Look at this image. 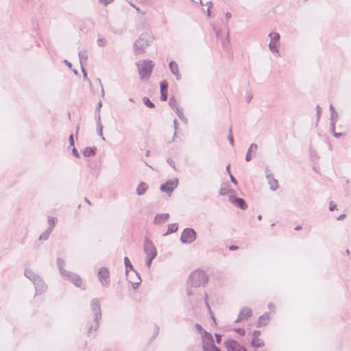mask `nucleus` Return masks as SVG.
I'll return each instance as SVG.
<instances>
[{
  "label": "nucleus",
  "mask_w": 351,
  "mask_h": 351,
  "mask_svg": "<svg viewBox=\"0 0 351 351\" xmlns=\"http://www.w3.org/2000/svg\"><path fill=\"white\" fill-rule=\"evenodd\" d=\"M208 280L206 274L202 270H195L189 276L188 280V288L186 289V294L189 296L197 294L193 290L200 287H204Z\"/></svg>",
  "instance_id": "obj_1"
},
{
  "label": "nucleus",
  "mask_w": 351,
  "mask_h": 351,
  "mask_svg": "<svg viewBox=\"0 0 351 351\" xmlns=\"http://www.w3.org/2000/svg\"><path fill=\"white\" fill-rule=\"evenodd\" d=\"M154 40V37L151 33L141 34L133 44L134 53L138 55L144 53L146 48L153 43Z\"/></svg>",
  "instance_id": "obj_2"
},
{
  "label": "nucleus",
  "mask_w": 351,
  "mask_h": 351,
  "mask_svg": "<svg viewBox=\"0 0 351 351\" xmlns=\"http://www.w3.org/2000/svg\"><path fill=\"white\" fill-rule=\"evenodd\" d=\"M91 311L93 313L94 321L89 326L87 333L89 335L92 331H96L99 326V321L101 319V311L100 306V301L98 298H94L90 302Z\"/></svg>",
  "instance_id": "obj_3"
},
{
  "label": "nucleus",
  "mask_w": 351,
  "mask_h": 351,
  "mask_svg": "<svg viewBox=\"0 0 351 351\" xmlns=\"http://www.w3.org/2000/svg\"><path fill=\"white\" fill-rule=\"evenodd\" d=\"M140 80L147 81L152 73L154 64L150 60H143L136 62Z\"/></svg>",
  "instance_id": "obj_4"
},
{
  "label": "nucleus",
  "mask_w": 351,
  "mask_h": 351,
  "mask_svg": "<svg viewBox=\"0 0 351 351\" xmlns=\"http://www.w3.org/2000/svg\"><path fill=\"white\" fill-rule=\"evenodd\" d=\"M196 237L197 234L193 228H186L181 234L180 241L183 243L189 244L196 239Z\"/></svg>",
  "instance_id": "obj_5"
},
{
  "label": "nucleus",
  "mask_w": 351,
  "mask_h": 351,
  "mask_svg": "<svg viewBox=\"0 0 351 351\" xmlns=\"http://www.w3.org/2000/svg\"><path fill=\"white\" fill-rule=\"evenodd\" d=\"M269 36L270 37V42L269 44V48L272 52H276L279 53V40L280 38V36L277 32H271L269 34Z\"/></svg>",
  "instance_id": "obj_6"
},
{
  "label": "nucleus",
  "mask_w": 351,
  "mask_h": 351,
  "mask_svg": "<svg viewBox=\"0 0 351 351\" xmlns=\"http://www.w3.org/2000/svg\"><path fill=\"white\" fill-rule=\"evenodd\" d=\"M143 250L146 254V256L156 257L157 250L152 241L149 239H146L143 245Z\"/></svg>",
  "instance_id": "obj_7"
},
{
  "label": "nucleus",
  "mask_w": 351,
  "mask_h": 351,
  "mask_svg": "<svg viewBox=\"0 0 351 351\" xmlns=\"http://www.w3.org/2000/svg\"><path fill=\"white\" fill-rule=\"evenodd\" d=\"M98 278L101 285L107 287L110 284V272L107 267H102L98 271Z\"/></svg>",
  "instance_id": "obj_8"
},
{
  "label": "nucleus",
  "mask_w": 351,
  "mask_h": 351,
  "mask_svg": "<svg viewBox=\"0 0 351 351\" xmlns=\"http://www.w3.org/2000/svg\"><path fill=\"white\" fill-rule=\"evenodd\" d=\"M178 184V178H173L172 180H168L165 184H162L160 187V189L162 192H165L169 195L171 194L173 189L177 187Z\"/></svg>",
  "instance_id": "obj_9"
},
{
  "label": "nucleus",
  "mask_w": 351,
  "mask_h": 351,
  "mask_svg": "<svg viewBox=\"0 0 351 351\" xmlns=\"http://www.w3.org/2000/svg\"><path fill=\"white\" fill-rule=\"evenodd\" d=\"M224 346L227 351H246L243 346H241L236 340L232 339L226 340Z\"/></svg>",
  "instance_id": "obj_10"
},
{
  "label": "nucleus",
  "mask_w": 351,
  "mask_h": 351,
  "mask_svg": "<svg viewBox=\"0 0 351 351\" xmlns=\"http://www.w3.org/2000/svg\"><path fill=\"white\" fill-rule=\"evenodd\" d=\"M64 279L71 281L73 285L77 287L82 286V280L80 276L77 274H73L71 271H68L64 276Z\"/></svg>",
  "instance_id": "obj_11"
},
{
  "label": "nucleus",
  "mask_w": 351,
  "mask_h": 351,
  "mask_svg": "<svg viewBox=\"0 0 351 351\" xmlns=\"http://www.w3.org/2000/svg\"><path fill=\"white\" fill-rule=\"evenodd\" d=\"M229 201L235 206L245 210L247 208V205L245 201L240 197H236L234 195H229Z\"/></svg>",
  "instance_id": "obj_12"
},
{
  "label": "nucleus",
  "mask_w": 351,
  "mask_h": 351,
  "mask_svg": "<svg viewBox=\"0 0 351 351\" xmlns=\"http://www.w3.org/2000/svg\"><path fill=\"white\" fill-rule=\"evenodd\" d=\"M252 315V311L250 308L247 307H243L241 309L239 314L238 315L237 319L235 320V322H241L243 319H247Z\"/></svg>",
  "instance_id": "obj_13"
},
{
  "label": "nucleus",
  "mask_w": 351,
  "mask_h": 351,
  "mask_svg": "<svg viewBox=\"0 0 351 351\" xmlns=\"http://www.w3.org/2000/svg\"><path fill=\"white\" fill-rule=\"evenodd\" d=\"M33 283L35 286L36 291L37 293H41L44 292L47 289L46 285L40 276L34 280Z\"/></svg>",
  "instance_id": "obj_14"
},
{
  "label": "nucleus",
  "mask_w": 351,
  "mask_h": 351,
  "mask_svg": "<svg viewBox=\"0 0 351 351\" xmlns=\"http://www.w3.org/2000/svg\"><path fill=\"white\" fill-rule=\"evenodd\" d=\"M169 68L171 73L175 76L177 80H181V75L179 73L178 64L175 61H171L169 64Z\"/></svg>",
  "instance_id": "obj_15"
},
{
  "label": "nucleus",
  "mask_w": 351,
  "mask_h": 351,
  "mask_svg": "<svg viewBox=\"0 0 351 351\" xmlns=\"http://www.w3.org/2000/svg\"><path fill=\"white\" fill-rule=\"evenodd\" d=\"M160 99L162 101H166L167 99V89H168V83L167 81L164 80L160 82Z\"/></svg>",
  "instance_id": "obj_16"
},
{
  "label": "nucleus",
  "mask_w": 351,
  "mask_h": 351,
  "mask_svg": "<svg viewBox=\"0 0 351 351\" xmlns=\"http://www.w3.org/2000/svg\"><path fill=\"white\" fill-rule=\"evenodd\" d=\"M257 149H258V146L256 144H255V143L251 144V145L250 146V147L247 150V154L245 156L246 161L249 162L252 160V156H253L252 154L254 156L255 155V154L256 153Z\"/></svg>",
  "instance_id": "obj_17"
},
{
  "label": "nucleus",
  "mask_w": 351,
  "mask_h": 351,
  "mask_svg": "<svg viewBox=\"0 0 351 351\" xmlns=\"http://www.w3.org/2000/svg\"><path fill=\"white\" fill-rule=\"evenodd\" d=\"M169 218V215L168 213L157 214L154 217V221L156 224H160L167 221Z\"/></svg>",
  "instance_id": "obj_18"
},
{
  "label": "nucleus",
  "mask_w": 351,
  "mask_h": 351,
  "mask_svg": "<svg viewBox=\"0 0 351 351\" xmlns=\"http://www.w3.org/2000/svg\"><path fill=\"white\" fill-rule=\"evenodd\" d=\"M270 319L269 313H265L258 318L257 326H266Z\"/></svg>",
  "instance_id": "obj_19"
},
{
  "label": "nucleus",
  "mask_w": 351,
  "mask_h": 351,
  "mask_svg": "<svg viewBox=\"0 0 351 351\" xmlns=\"http://www.w3.org/2000/svg\"><path fill=\"white\" fill-rule=\"evenodd\" d=\"M202 348L203 351H221L220 349L214 344V341L211 343H202Z\"/></svg>",
  "instance_id": "obj_20"
},
{
  "label": "nucleus",
  "mask_w": 351,
  "mask_h": 351,
  "mask_svg": "<svg viewBox=\"0 0 351 351\" xmlns=\"http://www.w3.org/2000/svg\"><path fill=\"white\" fill-rule=\"evenodd\" d=\"M56 262L59 271L61 275L64 277L65 274L69 271L64 269L65 262L62 258H58Z\"/></svg>",
  "instance_id": "obj_21"
},
{
  "label": "nucleus",
  "mask_w": 351,
  "mask_h": 351,
  "mask_svg": "<svg viewBox=\"0 0 351 351\" xmlns=\"http://www.w3.org/2000/svg\"><path fill=\"white\" fill-rule=\"evenodd\" d=\"M148 188L147 184L144 182H141L136 188V193L138 195H143L145 193Z\"/></svg>",
  "instance_id": "obj_22"
},
{
  "label": "nucleus",
  "mask_w": 351,
  "mask_h": 351,
  "mask_svg": "<svg viewBox=\"0 0 351 351\" xmlns=\"http://www.w3.org/2000/svg\"><path fill=\"white\" fill-rule=\"evenodd\" d=\"M97 148L87 147L83 151V155L84 157H90L96 154Z\"/></svg>",
  "instance_id": "obj_23"
},
{
  "label": "nucleus",
  "mask_w": 351,
  "mask_h": 351,
  "mask_svg": "<svg viewBox=\"0 0 351 351\" xmlns=\"http://www.w3.org/2000/svg\"><path fill=\"white\" fill-rule=\"evenodd\" d=\"M79 58H80V62L81 66H83L84 64H85L88 60V53L86 50L81 51L78 53Z\"/></svg>",
  "instance_id": "obj_24"
},
{
  "label": "nucleus",
  "mask_w": 351,
  "mask_h": 351,
  "mask_svg": "<svg viewBox=\"0 0 351 351\" xmlns=\"http://www.w3.org/2000/svg\"><path fill=\"white\" fill-rule=\"evenodd\" d=\"M25 276L32 282L39 276L29 269H25Z\"/></svg>",
  "instance_id": "obj_25"
},
{
  "label": "nucleus",
  "mask_w": 351,
  "mask_h": 351,
  "mask_svg": "<svg viewBox=\"0 0 351 351\" xmlns=\"http://www.w3.org/2000/svg\"><path fill=\"white\" fill-rule=\"evenodd\" d=\"M252 346L255 348H262L265 346L264 341L259 337L253 338Z\"/></svg>",
  "instance_id": "obj_26"
},
{
  "label": "nucleus",
  "mask_w": 351,
  "mask_h": 351,
  "mask_svg": "<svg viewBox=\"0 0 351 351\" xmlns=\"http://www.w3.org/2000/svg\"><path fill=\"white\" fill-rule=\"evenodd\" d=\"M202 343H211L214 341L212 335L206 331H204V334L202 335Z\"/></svg>",
  "instance_id": "obj_27"
},
{
  "label": "nucleus",
  "mask_w": 351,
  "mask_h": 351,
  "mask_svg": "<svg viewBox=\"0 0 351 351\" xmlns=\"http://www.w3.org/2000/svg\"><path fill=\"white\" fill-rule=\"evenodd\" d=\"M268 183L269 185V188L271 191H275L278 188V180L275 178H271L268 180Z\"/></svg>",
  "instance_id": "obj_28"
},
{
  "label": "nucleus",
  "mask_w": 351,
  "mask_h": 351,
  "mask_svg": "<svg viewBox=\"0 0 351 351\" xmlns=\"http://www.w3.org/2000/svg\"><path fill=\"white\" fill-rule=\"evenodd\" d=\"M51 232V228H47V229L40 235L39 240L46 241L49 238V236Z\"/></svg>",
  "instance_id": "obj_29"
},
{
  "label": "nucleus",
  "mask_w": 351,
  "mask_h": 351,
  "mask_svg": "<svg viewBox=\"0 0 351 351\" xmlns=\"http://www.w3.org/2000/svg\"><path fill=\"white\" fill-rule=\"evenodd\" d=\"M178 223L169 224L168 228H167V234L173 233V232H176L178 230Z\"/></svg>",
  "instance_id": "obj_30"
},
{
  "label": "nucleus",
  "mask_w": 351,
  "mask_h": 351,
  "mask_svg": "<svg viewBox=\"0 0 351 351\" xmlns=\"http://www.w3.org/2000/svg\"><path fill=\"white\" fill-rule=\"evenodd\" d=\"M204 299L205 304H206V306L209 313L211 315L212 319L213 320H215V317H214V316L212 314L211 308H210V305L208 304V294L206 292L204 293Z\"/></svg>",
  "instance_id": "obj_31"
},
{
  "label": "nucleus",
  "mask_w": 351,
  "mask_h": 351,
  "mask_svg": "<svg viewBox=\"0 0 351 351\" xmlns=\"http://www.w3.org/2000/svg\"><path fill=\"white\" fill-rule=\"evenodd\" d=\"M124 264H125V269H126L125 273L128 275V269H133V266H132V263H130V259L127 256H125L124 258Z\"/></svg>",
  "instance_id": "obj_32"
},
{
  "label": "nucleus",
  "mask_w": 351,
  "mask_h": 351,
  "mask_svg": "<svg viewBox=\"0 0 351 351\" xmlns=\"http://www.w3.org/2000/svg\"><path fill=\"white\" fill-rule=\"evenodd\" d=\"M57 221H58V219L56 217H49L48 218V224H49L48 228H51V230H53Z\"/></svg>",
  "instance_id": "obj_33"
},
{
  "label": "nucleus",
  "mask_w": 351,
  "mask_h": 351,
  "mask_svg": "<svg viewBox=\"0 0 351 351\" xmlns=\"http://www.w3.org/2000/svg\"><path fill=\"white\" fill-rule=\"evenodd\" d=\"M143 101L144 104L148 108H154V104L147 97H145L143 98Z\"/></svg>",
  "instance_id": "obj_34"
},
{
  "label": "nucleus",
  "mask_w": 351,
  "mask_h": 351,
  "mask_svg": "<svg viewBox=\"0 0 351 351\" xmlns=\"http://www.w3.org/2000/svg\"><path fill=\"white\" fill-rule=\"evenodd\" d=\"M176 112L180 119H182L184 121H186V119L184 117L182 109L179 108L178 107H176Z\"/></svg>",
  "instance_id": "obj_35"
},
{
  "label": "nucleus",
  "mask_w": 351,
  "mask_h": 351,
  "mask_svg": "<svg viewBox=\"0 0 351 351\" xmlns=\"http://www.w3.org/2000/svg\"><path fill=\"white\" fill-rule=\"evenodd\" d=\"M230 192V189H228V187L221 186L219 189V193L220 195H226L228 194Z\"/></svg>",
  "instance_id": "obj_36"
},
{
  "label": "nucleus",
  "mask_w": 351,
  "mask_h": 351,
  "mask_svg": "<svg viewBox=\"0 0 351 351\" xmlns=\"http://www.w3.org/2000/svg\"><path fill=\"white\" fill-rule=\"evenodd\" d=\"M339 115L336 111L330 113V122L336 123L337 121Z\"/></svg>",
  "instance_id": "obj_37"
},
{
  "label": "nucleus",
  "mask_w": 351,
  "mask_h": 351,
  "mask_svg": "<svg viewBox=\"0 0 351 351\" xmlns=\"http://www.w3.org/2000/svg\"><path fill=\"white\" fill-rule=\"evenodd\" d=\"M228 139L230 142V144L232 145V146H234V138H233V135H232V128H230L229 129V134L228 136Z\"/></svg>",
  "instance_id": "obj_38"
},
{
  "label": "nucleus",
  "mask_w": 351,
  "mask_h": 351,
  "mask_svg": "<svg viewBox=\"0 0 351 351\" xmlns=\"http://www.w3.org/2000/svg\"><path fill=\"white\" fill-rule=\"evenodd\" d=\"M97 43V45L99 47H105L106 45V44H107V40L104 38H98Z\"/></svg>",
  "instance_id": "obj_39"
},
{
  "label": "nucleus",
  "mask_w": 351,
  "mask_h": 351,
  "mask_svg": "<svg viewBox=\"0 0 351 351\" xmlns=\"http://www.w3.org/2000/svg\"><path fill=\"white\" fill-rule=\"evenodd\" d=\"M322 114V108L319 105L316 106V117H317V122H319Z\"/></svg>",
  "instance_id": "obj_40"
},
{
  "label": "nucleus",
  "mask_w": 351,
  "mask_h": 351,
  "mask_svg": "<svg viewBox=\"0 0 351 351\" xmlns=\"http://www.w3.org/2000/svg\"><path fill=\"white\" fill-rule=\"evenodd\" d=\"M169 106H170L172 108H176V107H178L177 101H176V100L174 99V97H171V98H170V99H169Z\"/></svg>",
  "instance_id": "obj_41"
},
{
  "label": "nucleus",
  "mask_w": 351,
  "mask_h": 351,
  "mask_svg": "<svg viewBox=\"0 0 351 351\" xmlns=\"http://www.w3.org/2000/svg\"><path fill=\"white\" fill-rule=\"evenodd\" d=\"M136 276H137L138 280V282H132V281H130V282L132 283L134 289H136L139 286L141 282V278L139 276V274L138 273H136Z\"/></svg>",
  "instance_id": "obj_42"
},
{
  "label": "nucleus",
  "mask_w": 351,
  "mask_h": 351,
  "mask_svg": "<svg viewBox=\"0 0 351 351\" xmlns=\"http://www.w3.org/2000/svg\"><path fill=\"white\" fill-rule=\"evenodd\" d=\"M234 331L239 333L241 336H244L245 335V330L243 328H234Z\"/></svg>",
  "instance_id": "obj_43"
},
{
  "label": "nucleus",
  "mask_w": 351,
  "mask_h": 351,
  "mask_svg": "<svg viewBox=\"0 0 351 351\" xmlns=\"http://www.w3.org/2000/svg\"><path fill=\"white\" fill-rule=\"evenodd\" d=\"M265 176L267 180L271 178H274L273 174L271 173L270 170L268 168H266L265 169Z\"/></svg>",
  "instance_id": "obj_44"
},
{
  "label": "nucleus",
  "mask_w": 351,
  "mask_h": 351,
  "mask_svg": "<svg viewBox=\"0 0 351 351\" xmlns=\"http://www.w3.org/2000/svg\"><path fill=\"white\" fill-rule=\"evenodd\" d=\"M155 258V257H149V256H146V265L147 266L148 268L150 267L151 266V264H152V261Z\"/></svg>",
  "instance_id": "obj_45"
},
{
  "label": "nucleus",
  "mask_w": 351,
  "mask_h": 351,
  "mask_svg": "<svg viewBox=\"0 0 351 351\" xmlns=\"http://www.w3.org/2000/svg\"><path fill=\"white\" fill-rule=\"evenodd\" d=\"M81 67H82V71L83 73V77H84V80H87L88 82H89L90 83V81L87 76L86 71H85L84 66H81Z\"/></svg>",
  "instance_id": "obj_46"
},
{
  "label": "nucleus",
  "mask_w": 351,
  "mask_h": 351,
  "mask_svg": "<svg viewBox=\"0 0 351 351\" xmlns=\"http://www.w3.org/2000/svg\"><path fill=\"white\" fill-rule=\"evenodd\" d=\"M337 207L336 204L333 201H330L329 203V210L330 211L334 210Z\"/></svg>",
  "instance_id": "obj_47"
},
{
  "label": "nucleus",
  "mask_w": 351,
  "mask_h": 351,
  "mask_svg": "<svg viewBox=\"0 0 351 351\" xmlns=\"http://www.w3.org/2000/svg\"><path fill=\"white\" fill-rule=\"evenodd\" d=\"M167 163L171 166L173 167V169H176V165H175V162L171 159V158H168L167 160Z\"/></svg>",
  "instance_id": "obj_48"
},
{
  "label": "nucleus",
  "mask_w": 351,
  "mask_h": 351,
  "mask_svg": "<svg viewBox=\"0 0 351 351\" xmlns=\"http://www.w3.org/2000/svg\"><path fill=\"white\" fill-rule=\"evenodd\" d=\"M97 82H98L99 86L101 87V97H104V94H105V92H104V87L102 86V84H101V82L100 79H97Z\"/></svg>",
  "instance_id": "obj_49"
},
{
  "label": "nucleus",
  "mask_w": 351,
  "mask_h": 351,
  "mask_svg": "<svg viewBox=\"0 0 351 351\" xmlns=\"http://www.w3.org/2000/svg\"><path fill=\"white\" fill-rule=\"evenodd\" d=\"M72 154L76 158H80V157L77 150L76 149V148L74 146H73V147L72 149Z\"/></svg>",
  "instance_id": "obj_50"
},
{
  "label": "nucleus",
  "mask_w": 351,
  "mask_h": 351,
  "mask_svg": "<svg viewBox=\"0 0 351 351\" xmlns=\"http://www.w3.org/2000/svg\"><path fill=\"white\" fill-rule=\"evenodd\" d=\"M335 124L336 123L330 122V130L331 133L335 132Z\"/></svg>",
  "instance_id": "obj_51"
},
{
  "label": "nucleus",
  "mask_w": 351,
  "mask_h": 351,
  "mask_svg": "<svg viewBox=\"0 0 351 351\" xmlns=\"http://www.w3.org/2000/svg\"><path fill=\"white\" fill-rule=\"evenodd\" d=\"M159 330H160L159 326L156 325L154 327V336H153L154 338H155L158 335Z\"/></svg>",
  "instance_id": "obj_52"
},
{
  "label": "nucleus",
  "mask_w": 351,
  "mask_h": 351,
  "mask_svg": "<svg viewBox=\"0 0 351 351\" xmlns=\"http://www.w3.org/2000/svg\"><path fill=\"white\" fill-rule=\"evenodd\" d=\"M114 0H99V1L102 3L103 5H107L108 4L110 3L111 2H112Z\"/></svg>",
  "instance_id": "obj_53"
},
{
  "label": "nucleus",
  "mask_w": 351,
  "mask_h": 351,
  "mask_svg": "<svg viewBox=\"0 0 351 351\" xmlns=\"http://www.w3.org/2000/svg\"><path fill=\"white\" fill-rule=\"evenodd\" d=\"M69 145L70 146H74V139H73V135L71 134L69 138Z\"/></svg>",
  "instance_id": "obj_54"
},
{
  "label": "nucleus",
  "mask_w": 351,
  "mask_h": 351,
  "mask_svg": "<svg viewBox=\"0 0 351 351\" xmlns=\"http://www.w3.org/2000/svg\"><path fill=\"white\" fill-rule=\"evenodd\" d=\"M173 125H174L175 132H174V134H173V140L174 141V138L176 136V130H178L177 120L176 119H174V121H173Z\"/></svg>",
  "instance_id": "obj_55"
},
{
  "label": "nucleus",
  "mask_w": 351,
  "mask_h": 351,
  "mask_svg": "<svg viewBox=\"0 0 351 351\" xmlns=\"http://www.w3.org/2000/svg\"><path fill=\"white\" fill-rule=\"evenodd\" d=\"M332 134H333V136H334L335 138H340V137H341V136H343L344 135V134H343V133H341V132H334Z\"/></svg>",
  "instance_id": "obj_56"
},
{
  "label": "nucleus",
  "mask_w": 351,
  "mask_h": 351,
  "mask_svg": "<svg viewBox=\"0 0 351 351\" xmlns=\"http://www.w3.org/2000/svg\"><path fill=\"white\" fill-rule=\"evenodd\" d=\"M230 181L234 184V185H237V180L235 179V178L230 173Z\"/></svg>",
  "instance_id": "obj_57"
},
{
  "label": "nucleus",
  "mask_w": 351,
  "mask_h": 351,
  "mask_svg": "<svg viewBox=\"0 0 351 351\" xmlns=\"http://www.w3.org/2000/svg\"><path fill=\"white\" fill-rule=\"evenodd\" d=\"M101 106H102V102H101V101H99L97 104L95 111L97 112H99V110H100V108H101Z\"/></svg>",
  "instance_id": "obj_58"
},
{
  "label": "nucleus",
  "mask_w": 351,
  "mask_h": 351,
  "mask_svg": "<svg viewBox=\"0 0 351 351\" xmlns=\"http://www.w3.org/2000/svg\"><path fill=\"white\" fill-rule=\"evenodd\" d=\"M260 335H261L260 330H254L253 332V338L259 337Z\"/></svg>",
  "instance_id": "obj_59"
},
{
  "label": "nucleus",
  "mask_w": 351,
  "mask_h": 351,
  "mask_svg": "<svg viewBox=\"0 0 351 351\" xmlns=\"http://www.w3.org/2000/svg\"><path fill=\"white\" fill-rule=\"evenodd\" d=\"M97 130H103V125L101 121H97Z\"/></svg>",
  "instance_id": "obj_60"
},
{
  "label": "nucleus",
  "mask_w": 351,
  "mask_h": 351,
  "mask_svg": "<svg viewBox=\"0 0 351 351\" xmlns=\"http://www.w3.org/2000/svg\"><path fill=\"white\" fill-rule=\"evenodd\" d=\"M215 337H216V341H217V343H220L221 340V335H218V334H215Z\"/></svg>",
  "instance_id": "obj_61"
},
{
  "label": "nucleus",
  "mask_w": 351,
  "mask_h": 351,
  "mask_svg": "<svg viewBox=\"0 0 351 351\" xmlns=\"http://www.w3.org/2000/svg\"><path fill=\"white\" fill-rule=\"evenodd\" d=\"M97 134H98V135H99V136H101V139H102L103 141H105V138H104V135H103L102 130H97Z\"/></svg>",
  "instance_id": "obj_62"
},
{
  "label": "nucleus",
  "mask_w": 351,
  "mask_h": 351,
  "mask_svg": "<svg viewBox=\"0 0 351 351\" xmlns=\"http://www.w3.org/2000/svg\"><path fill=\"white\" fill-rule=\"evenodd\" d=\"M238 248H239V247H238V246H237V245H230V246L229 247V250H231V251L236 250H237Z\"/></svg>",
  "instance_id": "obj_63"
},
{
  "label": "nucleus",
  "mask_w": 351,
  "mask_h": 351,
  "mask_svg": "<svg viewBox=\"0 0 351 351\" xmlns=\"http://www.w3.org/2000/svg\"><path fill=\"white\" fill-rule=\"evenodd\" d=\"M345 217H346V215H345V214H341V215H340L339 217H337V220H342V219H343Z\"/></svg>",
  "instance_id": "obj_64"
}]
</instances>
